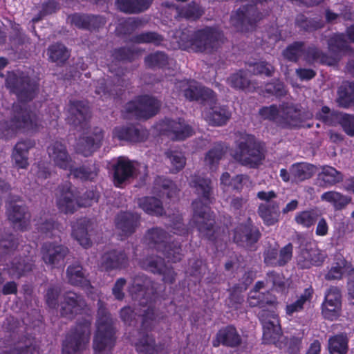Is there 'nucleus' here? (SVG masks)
Segmentation results:
<instances>
[{
	"mask_svg": "<svg viewBox=\"0 0 354 354\" xmlns=\"http://www.w3.org/2000/svg\"><path fill=\"white\" fill-rule=\"evenodd\" d=\"M189 185L195 189L198 196L192 203L195 226L201 237L214 241L216 239L215 220L209 208V205L214 200L212 181L209 178L194 175L191 176Z\"/></svg>",
	"mask_w": 354,
	"mask_h": 354,
	"instance_id": "nucleus-1",
	"label": "nucleus"
},
{
	"mask_svg": "<svg viewBox=\"0 0 354 354\" xmlns=\"http://www.w3.org/2000/svg\"><path fill=\"white\" fill-rule=\"evenodd\" d=\"M97 304V332L93 349L97 354H110L115 342L113 321L104 302L98 300Z\"/></svg>",
	"mask_w": 354,
	"mask_h": 354,
	"instance_id": "nucleus-2",
	"label": "nucleus"
},
{
	"mask_svg": "<svg viewBox=\"0 0 354 354\" xmlns=\"http://www.w3.org/2000/svg\"><path fill=\"white\" fill-rule=\"evenodd\" d=\"M234 158L243 166L256 168L265 158L263 146L254 136L241 133Z\"/></svg>",
	"mask_w": 354,
	"mask_h": 354,
	"instance_id": "nucleus-3",
	"label": "nucleus"
},
{
	"mask_svg": "<svg viewBox=\"0 0 354 354\" xmlns=\"http://www.w3.org/2000/svg\"><path fill=\"white\" fill-rule=\"evenodd\" d=\"M146 238L149 245L161 252L164 257L172 263L181 260L183 254L181 245L178 241H170V236L160 227H153L147 231Z\"/></svg>",
	"mask_w": 354,
	"mask_h": 354,
	"instance_id": "nucleus-4",
	"label": "nucleus"
},
{
	"mask_svg": "<svg viewBox=\"0 0 354 354\" xmlns=\"http://www.w3.org/2000/svg\"><path fill=\"white\" fill-rule=\"evenodd\" d=\"M91 322L81 319L66 336L62 344L63 354H79L86 348L91 336Z\"/></svg>",
	"mask_w": 354,
	"mask_h": 354,
	"instance_id": "nucleus-5",
	"label": "nucleus"
},
{
	"mask_svg": "<svg viewBox=\"0 0 354 354\" xmlns=\"http://www.w3.org/2000/svg\"><path fill=\"white\" fill-rule=\"evenodd\" d=\"M142 328L139 332V337L136 343L138 354H156L157 348L154 337L148 333L152 330L156 324L154 311L150 307L144 310L142 314Z\"/></svg>",
	"mask_w": 354,
	"mask_h": 354,
	"instance_id": "nucleus-6",
	"label": "nucleus"
},
{
	"mask_svg": "<svg viewBox=\"0 0 354 354\" xmlns=\"http://www.w3.org/2000/svg\"><path fill=\"white\" fill-rule=\"evenodd\" d=\"M225 40L221 30L214 27H206L194 32V50L211 53L216 51Z\"/></svg>",
	"mask_w": 354,
	"mask_h": 354,
	"instance_id": "nucleus-7",
	"label": "nucleus"
},
{
	"mask_svg": "<svg viewBox=\"0 0 354 354\" xmlns=\"http://www.w3.org/2000/svg\"><path fill=\"white\" fill-rule=\"evenodd\" d=\"M262 18L263 14L256 5L245 1L232 14L230 21L238 30L244 32L253 30Z\"/></svg>",
	"mask_w": 354,
	"mask_h": 354,
	"instance_id": "nucleus-8",
	"label": "nucleus"
},
{
	"mask_svg": "<svg viewBox=\"0 0 354 354\" xmlns=\"http://www.w3.org/2000/svg\"><path fill=\"white\" fill-rule=\"evenodd\" d=\"M6 86L21 102L32 100L37 95L38 84L28 76H17L15 74H9L6 80Z\"/></svg>",
	"mask_w": 354,
	"mask_h": 354,
	"instance_id": "nucleus-9",
	"label": "nucleus"
},
{
	"mask_svg": "<svg viewBox=\"0 0 354 354\" xmlns=\"http://www.w3.org/2000/svg\"><path fill=\"white\" fill-rule=\"evenodd\" d=\"M160 102L149 95L140 97L136 100L128 102L124 107L127 118L148 119L155 115L160 108Z\"/></svg>",
	"mask_w": 354,
	"mask_h": 354,
	"instance_id": "nucleus-10",
	"label": "nucleus"
},
{
	"mask_svg": "<svg viewBox=\"0 0 354 354\" xmlns=\"http://www.w3.org/2000/svg\"><path fill=\"white\" fill-rule=\"evenodd\" d=\"M111 172L114 185L120 188L129 185L139 175L138 168L124 157H119L112 165Z\"/></svg>",
	"mask_w": 354,
	"mask_h": 354,
	"instance_id": "nucleus-11",
	"label": "nucleus"
},
{
	"mask_svg": "<svg viewBox=\"0 0 354 354\" xmlns=\"http://www.w3.org/2000/svg\"><path fill=\"white\" fill-rule=\"evenodd\" d=\"M11 117L12 127L15 131H27L37 127L39 118L35 111L30 110L26 105L14 104Z\"/></svg>",
	"mask_w": 354,
	"mask_h": 354,
	"instance_id": "nucleus-12",
	"label": "nucleus"
},
{
	"mask_svg": "<svg viewBox=\"0 0 354 354\" xmlns=\"http://www.w3.org/2000/svg\"><path fill=\"white\" fill-rule=\"evenodd\" d=\"M258 317L263 325V339L266 344L277 345L282 337V330L277 315L267 310H261Z\"/></svg>",
	"mask_w": 354,
	"mask_h": 354,
	"instance_id": "nucleus-13",
	"label": "nucleus"
},
{
	"mask_svg": "<svg viewBox=\"0 0 354 354\" xmlns=\"http://www.w3.org/2000/svg\"><path fill=\"white\" fill-rule=\"evenodd\" d=\"M261 234L257 227L248 223L240 224L233 230V241L239 247L246 250H256V244Z\"/></svg>",
	"mask_w": 354,
	"mask_h": 354,
	"instance_id": "nucleus-14",
	"label": "nucleus"
},
{
	"mask_svg": "<svg viewBox=\"0 0 354 354\" xmlns=\"http://www.w3.org/2000/svg\"><path fill=\"white\" fill-rule=\"evenodd\" d=\"M86 306L84 297L73 291L64 292L59 304V313L63 317L73 319Z\"/></svg>",
	"mask_w": 354,
	"mask_h": 354,
	"instance_id": "nucleus-15",
	"label": "nucleus"
},
{
	"mask_svg": "<svg viewBox=\"0 0 354 354\" xmlns=\"http://www.w3.org/2000/svg\"><path fill=\"white\" fill-rule=\"evenodd\" d=\"M56 204L59 210L64 214L74 213L77 206V196L70 183H65L57 188Z\"/></svg>",
	"mask_w": 354,
	"mask_h": 354,
	"instance_id": "nucleus-16",
	"label": "nucleus"
},
{
	"mask_svg": "<svg viewBox=\"0 0 354 354\" xmlns=\"http://www.w3.org/2000/svg\"><path fill=\"white\" fill-rule=\"evenodd\" d=\"M68 123L77 131L86 128L89 115V109L83 101H70L68 104Z\"/></svg>",
	"mask_w": 354,
	"mask_h": 354,
	"instance_id": "nucleus-17",
	"label": "nucleus"
},
{
	"mask_svg": "<svg viewBox=\"0 0 354 354\" xmlns=\"http://www.w3.org/2000/svg\"><path fill=\"white\" fill-rule=\"evenodd\" d=\"M104 138V131L96 127L91 136L80 138L76 145V152L87 157L100 147Z\"/></svg>",
	"mask_w": 354,
	"mask_h": 354,
	"instance_id": "nucleus-18",
	"label": "nucleus"
},
{
	"mask_svg": "<svg viewBox=\"0 0 354 354\" xmlns=\"http://www.w3.org/2000/svg\"><path fill=\"white\" fill-rule=\"evenodd\" d=\"M342 306V292L339 288L331 286L326 292L322 304V314L325 318L333 320Z\"/></svg>",
	"mask_w": 354,
	"mask_h": 354,
	"instance_id": "nucleus-19",
	"label": "nucleus"
},
{
	"mask_svg": "<svg viewBox=\"0 0 354 354\" xmlns=\"http://www.w3.org/2000/svg\"><path fill=\"white\" fill-rule=\"evenodd\" d=\"M69 250L63 245L44 243L41 248V258L46 264L55 267L63 261Z\"/></svg>",
	"mask_w": 354,
	"mask_h": 354,
	"instance_id": "nucleus-20",
	"label": "nucleus"
},
{
	"mask_svg": "<svg viewBox=\"0 0 354 354\" xmlns=\"http://www.w3.org/2000/svg\"><path fill=\"white\" fill-rule=\"evenodd\" d=\"M241 344L242 338L233 325H228L219 329L212 341L214 347L222 344L227 347L236 348Z\"/></svg>",
	"mask_w": 354,
	"mask_h": 354,
	"instance_id": "nucleus-21",
	"label": "nucleus"
},
{
	"mask_svg": "<svg viewBox=\"0 0 354 354\" xmlns=\"http://www.w3.org/2000/svg\"><path fill=\"white\" fill-rule=\"evenodd\" d=\"M163 130L174 140H183L191 136L193 133L192 127L180 118L166 119L164 121Z\"/></svg>",
	"mask_w": 354,
	"mask_h": 354,
	"instance_id": "nucleus-22",
	"label": "nucleus"
},
{
	"mask_svg": "<svg viewBox=\"0 0 354 354\" xmlns=\"http://www.w3.org/2000/svg\"><path fill=\"white\" fill-rule=\"evenodd\" d=\"M183 92L184 97L189 101L214 102L216 100V94L212 89L203 86L196 82H189Z\"/></svg>",
	"mask_w": 354,
	"mask_h": 354,
	"instance_id": "nucleus-23",
	"label": "nucleus"
},
{
	"mask_svg": "<svg viewBox=\"0 0 354 354\" xmlns=\"http://www.w3.org/2000/svg\"><path fill=\"white\" fill-rule=\"evenodd\" d=\"M8 220L17 230H25L29 225L30 215L24 205L10 203L7 207Z\"/></svg>",
	"mask_w": 354,
	"mask_h": 354,
	"instance_id": "nucleus-24",
	"label": "nucleus"
},
{
	"mask_svg": "<svg viewBox=\"0 0 354 354\" xmlns=\"http://www.w3.org/2000/svg\"><path fill=\"white\" fill-rule=\"evenodd\" d=\"M129 264L127 254L122 250H111L106 252L101 258V266L106 271L121 270Z\"/></svg>",
	"mask_w": 354,
	"mask_h": 354,
	"instance_id": "nucleus-25",
	"label": "nucleus"
},
{
	"mask_svg": "<svg viewBox=\"0 0 354 354\" xmlns=\"http://www.w3.org/2000/svg\"><path fill=\"white\" fill-rule=\"evenodd\" d=\"M138 214L131 212H121L115 219L116 229L120 235L127 237L133 234L139 225Z\"/></svg>",
	"mask_w": 354,
	"mask_h": 354,
	"instance_id": "nucleus-26",
	"label": "nucleus"
},
{
	"mask_svg": "<svg viewBox=\"0 0 354 354\" xmlns=\"http://www.w3.org/2000/svg\"><path fill=\"white\" fill-rule=\"evenodd\" d=\"M209 109L206 114V120L209 125L221 127L225 125L230 120L232 113L225 105H220L214 102H209Z\"/></svg>",
	"mask_w": 354,
	"mask_h": 354,
	"instance_id": "nucleus-27",
	"label": "nucleus"
},
{
	"mask_svg": "<svg viewBox=\"0 0 354 354\" xmlns=\"http://www.w3.org/2000/svg\"><path fill=\"white\" fill-rule=\"evenodd\" d=\"M123 80L116 77L114 80L100 79L97 82L95 93L106 98H116L122 95L124 85Z\"/></svg>",
	"mask_w": 354,
	"mask_h": 354,
	"instance_id": "nucleus-28",
	"label": "nucleus"
},
{
	"mask_svg": "<svg viewBox=\"0 0 354 354\" xmlns=\"http://www.w3.org/2000/svg\"><path fill=\"white\" fill-rule=\"evenodd\" d=\"M48 153L52 161L57 167L68 169L72 167V160L66 147L61 142H54L48 147Z\"/></svg>",
	"mask_w": 354,
	"mask_h": 354,
	"instance_id": "nucleus-29",
	"label": "nucleus"
},
{
	"mask_svg": "<svg viewBox=\"0 0 354 354\" xmlns=\"http://www.w3.org/2000/svg\"><path fill=\"white\" fill-rule=\"evenodd\" d=\"M71 23L79 28L96 31L105 25L106 20L100 15L74 14L71 16Z\"/></svg>",
	"mask_w": 354,
	"mask_h": 354,
	"instance_id": "nucleus-30",
	"label": "nucleus"
},
{
	"mask_svg": "<svg viewBox=\"0 0 354 354\" xmlns=\"http://www.w3.org/2000/svg\"><path fill=\"white\" fill-rule=\"evenodd\" d=\"M66 277L68 283L73 286L88 288L91 283L87 279V274L80 262L76 261L70 264L66 270Z\"/></svg>",
	"mask_w": 354,
	"mask_h": 354,
	"instance_id": "nucleus-31",
	"label": "nucleus"
},
{
	"mask_svg": "<svg viewBox=\"0 0 354 354\" xmlns=\"http://www.w3.org/2000/svg\"><path fill=\"white\" fill-rule=\"evenodd\" d=\"M94 223L87 218H82L77 221L73 226V236L84 248L91 245L89 232L93 230Z\"/></svg>",
	"mask_w": 354,
	"mask_h": 354,
	"instance_id": "nucleus-32",
	"label": "nucleus"
},
{
	"mask_svg": "<svg viewBox=\"0 0 354 354\" xmlns=\"http://www.w3.org/2000/svg\"><path fill=\"white\" fill-rule=\"evenodd\" d=\"M277 123L279 127L284 129L301 127L302 118L300 111L291 105L284 106Z\"/></svg>",
	"mask_w": 354,
	"mask_h": 354,
	"instance_id": "nucleus-33",
	"label": "nucleus"
},
{
	"mask_svg": "<svg viewBox=\"0 0 354 354\" xmlns=\"http://www.w3.org/2000/svg\"><path fill=\"white\" fill-rule=\"evenodd\" d=\"M324 258V255L318 249L303 248L297 257V263L301 268L306 269L312 266H321Z\"/></svg>",
	"mask_w": 354,
	"mask_h": 354,
	"instance_id": "nucleus-34",
	"label": "nucleus"
},
{
	"mask_svg": "<svg viewBox=\"0 0 354 354\" xmlns=\"http://www.w3.org/2000/svg\"><path fill=\"white\" fill-rule=\"evenodd\" d=\"M344 176L340 171L333 167L324 165L317 175V183L319 187H328L342 182Z\"/></svg>",
	"mask_w": 354,
	"mask_h": 354,
	"instance_id": "nucleus-35",
	"label": "nucleus"
},
{
	"mask_svg": "<svg viewBox=\"0 0 354 354\" xmlns=\"http://www.w3.org/2000/svg\"><path fill=\"white\" fill-rule=\"evenodd\" d=\"M153 0H115L118 9L126 14H139L147 10Z\"/></svg>",
	"mask_w": 354,
	"mask_h": 354,
	"instance_id": "nucleus-36",
	"label": "nucleus"
},
{
	"mask_svg": "<svg viewBox=\"0 0 354 354\" xmlns=\"http://www.w3.org/2000/svg\"><path fill=\"white\" fill-rule=\"evenodd\" d=\"M227 83L234 88L243 91H252L256 85L249 77V74L244 70L232 74L227 80Z\"/></svg>",
	"mask_w": 354,
	"mask_h": 354,
	"instance_id": "nucleus-37",
	"label": "nucleus"
},
{
	"mask_svg": "<svg viewBox=\"0 0 354 354\" xmlns=\"http://www.w3.org/2000/svg\"><path fill=\"white\" fill-rule=\"evenodd\" d=\"M48 60L57 66L64 65L70 57V50L60 42L50 44L46 50Z\"/></svg>",
	"mask_w": 354,
	"mask_h": 354,
	"instance_id": "nucleus-38",
	"label": "nucleus"
},
{
	"mask_svg": "<svg viewBox=\"0 0 354 354\" xmlns=\"http://www.w3.org/2000/svg\"><path fill=\"white\" fill-rule=\"evenodd\" d=\"M258 214L265 224L274 225L278 222L280 216L279 204L276 202L260 204Z\"/></svg>",
	"mask_w": 354,
	"mask_h": 354,
	"instance_id": "nucleus-39",
	"label": "nucleus"
},
{
	"mask_svg": "<svg viewBox=\"0 0 354 354\" xmlns=\"http://www.w3.org/2000/svg\"><path fill=\"white\" fill-rule=\"evenodd\" d=\"M330 354H346L348 351V337L346 333L330 336L328 340Z\"/></svg>",
	"mask_w": 354,
	"mask_h": 354,
	"instance_id": "nucleus-40",
	"label": "nucleus"
},
{
	"mask_svg": "<svg viewBox=\"0 0 354 354\" xmlns=\"http://www.w3.org/2000/svg\"><path fill=\"white\" fill-rule=\"evenodd\" d=\"M117 137L120 140H124L130 142H137L145 140L147 137V133L142 129L133 126L122 127L115 129Z\"/></svg>",
	"mask_w": 354,
	"mask_h": 354,
	"instance_id": "nucleus-41",
	"label": "nucleus"
},
{
	"mask_svg": "<svg viewBox=\"0 0 354 354\" xmlns=\"http://www.w3.org/2000/svg\"><path fill=\"white\" fill-rule=\"evenodd\" d=\"M337 93V102L339 106L347 108L354 104V82H343Z\"/></svg>",
	"mask_w": 354,
	"mask_h": 354,
	"instance_id": "nucleus-42",
	"label": "nucleus"
},
{
	"mask_svg": "<svg viewBox=\"0 0 354 354\" xmlns=\"http://www.w3.org/2000/svg\"><path fill=\"white\" fill-rule=\"evenodd\" d=\"M321 199L331 203L336 211L342 210L351 202V197L335 192L329 191L321 196Z\"/></svg>",
	"mask_w": 354,
	"mask_h": 354,
	"instance_id": "nucleus-43",
	"label": "nucleus"
},
{
	"mask_svg": "<svg viewBox=\"0 0 354 354\" xmlns=\"http://www.w3.org/2000/svg\"><path fill=\"white\" fill-rule=\"evenodd\" d=\"M317 167L309 163L299 162L294 164L290 170V174L295 180L303 181L310 178L315 174Z\"/></svg>",
	"mask_w": 354,
	"mask_h": 354,
	"instance_id": "nucleus-44",
	"label": "nucleus"
},
{
	"mask_svg": "<svg viewBox=\"0 0 354 354\" xmlns=\"http://www.w3.org/2000/svg\"><path fill=\"white\" fill-rule=\"evenodd\" d=\"M138 205L149 214L160 216L164 213L162 202L156 197L140 198L138 200Z\"/></svg>",
	"mask_w": 354,
	"mask_h": 354,
	"instance_id": "nucleus-45",
	"label": "nucleus"
},
{
	"mask_svg": "<svg viewBox=\"0 0 354 354\" xmlns=\"http://www.w3.org/2000/svg\"><path fill=\"white\" fill-rule=\"evenodd\" d=\"M33 261L27 257H16L11 263L10 272L17 278L26 275L32 270Z\"/></svg>",
	"mask_w": 354,
	"mask_h": 354,
	"instance_id": "nucleus-46",
	"label": "nucleus"
},
{
	"mask_svg": "<svg viewBox=\"0 0 354 354\" xmlns=\"http://www.w3.org/2000/svg\"><path fill=\"white\" fill-rule=\"evenodd\" d=\"M30 147V143L26 141L19 142L16 144L12 153V160L19 168H26L28 165L27 154Z\"/></svg>",
	"mask_w": 354,
	"mask_h": 354,
	"instance_id": "nucleus-47",
	"label": "nucleus"
},
{
	"mask_svg": "<svg viewBox=\"0 0 354 354\" xmlns=\"http://www.w3.org/2000/svg\"><path fill=\"white\" fill-rule=\"evenodd\" d=\"M306 60L308 62H319L321 64L333 66L336 64L337 59L323 53L315 46H309L306 50Z\"/></svg>",
	"mask_w": 354,
	"mask_h": 354,
	"instance_id": "nucleus-48",
	"label": "nucleus"
},
{
	"mask_svg": "<svg viewBox=\"0 0 354 354\" xmlns=\"http://www.w3.org/2000/svg\"><path fill=\"white\" fill-rule=\"evenodd\" d=\"M313 294V289L310 287L304 290L298 299L290 304H287L286 306V313L288 315H292L295 313H297L304 309V305L310 301Z\"/></svg>",
	"mask_w": 354,
	"mask_h": 354,
	"instance_id": "nucleus-49",
	"label": "nucleus"
},
{
	"mask_svg": "<svg viewBox=\"0 0 354 354\" xmlns=\"http://www.w3.org/2000/svg\"><path fill=\"white\" fill-rule=\"evenodd\" d=\"M305 43L303 41H295L287 46L283 50V56L291 62H297L302 55L306 59V50Z\"/></svg>",
	"mask_w": 354,
	"mask_h": 354,
	"instance_id": "nucleus-50",
	"label": "nucleus"
},
{
	"mask_svg": "<svg viewBox=\"0 0 354 354\" xmlns=\"http://www.w3.org/2000/svg\"><path fill=\"white\" fill-rule=\"evenodd\" d=\"M18 241L11 233L0 234V261L7 254L12 252L17 247Z\"/></svg>",
	"mask_w": 354,
	"mask_h": 354,
	"instance_id": "nucleus-51",
	"label": "nucleus"
},
{
	"mask_svg": "<svg viewBox=\"0 0 354 354\" xmlns=\"http://www.w3.org/2000/svg\"><path fill=\"white\" fill-rule=\"evenodd\" d=\"M145 66L149 68H164L169 64V57L162 51H156L145 57Z\"/></svg>",
	"mask_w": 354,
	"mask_h": 354,
	"instance_id": "nucleus-52",
	"label": "nucleus"
},
{
	"mask_svg": "<svg viewBox=\"0 0 354 354\" xmlns=\"http://www.w3.org/2000/svg\"><path fill=\"white\" fill-rule=\"evenodd\" d=\"M68 169H70L71 174L75 178H80L82 180H92L97 176L98 173V169L95 165L73 167V164L72 163L71 168Z\"/></svg>",
	"mask_w": 354,
	"mask_h": 354,
	"instance_id": "nucleus-53",
	"label": "nucleus"
},
{
	"mask_svg": "<svg viewBox=\"0 0 354 354\" xmlns=\"http://www.w3.org/2000/svg\"><path fill=\"white\" fill-rule=\"evenodd\" d=\"M176 10L179 17L189 20H196L203 15L200 6L194 1H192L185 6H178Z\"/></svg>",
	"mask_w": 354,
	"mask_h": 354,
	"instance_id": "nucleus-54",
	"label": "nucleus"
},
{
	"mask_svg": "<svg viewBox=\"0 0 354 354\" xmlns=\"http://www.w3.org/2000/svg\"><path fill=\"white\" fill-rule=\"evenodd\" d=\"M165 260L159 256H150L140 262L141 267L151 272L160 274L165 268Z\"/></svg>",
	"mask_w": 354,
	"mask_h": 354,
	"instance_id": "nucleus-55",
	"label": "nucleus"
},
{
	"mask_svg": "<svg viewBox=\"0 0 354 354\" xmlns=\"http://www.w3.org/2000/svg\"><path fill=\"white\" fill-rule=\"evenodd\" d=\"M335 125L339 124L349 136H354V115L339 112L335 115Z\"/></svg>",
	"mask_w": 354,
	"mask_h": 354,
	"instance_id": "nucleus-56",
	"label": "nucleus"
},
{
	"mask_svg": "<svg viewBox=\"0 0 354 354\" xmlns=\"http://www.w3.org/2000/svg\"><path fill=\"white\" fill-rule=\"evenodd\" d=\"M164 40L163 37L156 32H143L132 37V41L136 44H151L159 46Z\"/></svg>",
	"mask_w": 354,
	"mask_h": 354,
	"instance_id": "nucleus-57",
	"label": "nucleus"
},
{
	"mask_svg": "<svg viewBox=\"0 0 354 354\" xmlns=\"http://www.w3.org/2000/svg\"><path fill=\"white\" fill-rule=\"evenodd\" d=\"M37 225L38 230L50 238L57 236L62 229V227L53 218L46 219L45 221L41 219V221L37 223Z\"/></svg>",
	"mask_w": 354,
	"mask_h": 354,
	"instance_id": "nucleus-58",
	"label": "nucleus"
},
{
	"mask_svg": "<svg viewBox=\"0 0 354 354\" xmlns=\"http://www.w3.org/2000/svg\"><path fill=\"white\" fill-rule=\"evenodd\" d=\"M321 214L318 210L310 209L299 212L295 216V221L306 227H310L319 220Z\"/></svg>",
	"mask_w": 354,
	"mask_h": 354,
	"instance_id": "nucleus-59",
	"label": "nucleus"
},
{
	"mask_svg": "<svg viewBox=\"0 0 354 354\" xmlns=\"http://www.w3.org/2000/svg\"><path fill=\"white\" fill-rule=\"evenodd\" d=\"M225 152L224 147L221 143L215 144L206 153L205 158V163L211 168L216 167L223 158Z\"/></svg>",
	"mask_w": 354,
	"mask_h": 354,
	"instance_id": "nucleus-60",
	"label": "nucleus"
},
{
	"mask_svg": "<svg viewBox=\"0 0 354 354\" xmlns=\"http://www.w3.org/2000/svg\"><path fill=\"white\" fill-rule=\"evenodd\" d=\"M328 49L336 54L346 50L349 46L344 35H335L328 40Z\"/></svg>",
	"mask_w": 354,
	"mask_h": 354,
	"instance_id": "nucleus-61",
	"label": "nucleus"
},
{
	"mask_svg": "<svg viewBox=\"0 0 354 354\" xmlns=\"http://www.w3.org/2000/svg\"><path fill=\"white\" fill-rule=\"evenodd\" d=\"M263 262L268 266H278L279 245L277 243L269 245L264 250Z\"/></svg>",
	"mask_w": 354,
	"mask_h": 354,
	"instance_id": "nucleus-62",
	"label": "nucleus"
},
{
	"mask_svg": "<svg viewBox=\"0 0 354 354\" xmlns=\"http://www.w3.org/2000/svg\"><path fill=\"white\" fill-rule=\"evenodd\" d=\"M230 292L229 297L226 299L227 306L230 308L239 309L244 301L241 288L235 286L230 290Z\"/></svg>",
	"mask_w": 354,
	"mask_h": 354,
	"instance_id": "nucleus-63",
	"label": "nucleus"
},
{
	"mask_svg": "<svg viewBox=\"0 0 354 354\" xmlns=\"http://www.w3.org/2000/svg\"><path fill=\"white\" fill-rule=\"evenodd\" d=\"M136 55L137 52L134 49L125 47L115 49L113 53L115 59L129 62H133Z\"/></svg>",
	"mask_w": 354,
	"mask_h": 354,
	"instance_id": "nucleus-64",
	"label": "nucleus"
}]
</instances>
